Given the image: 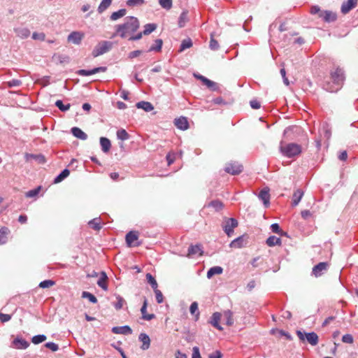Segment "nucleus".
Returning <instances> with one entry per match:
<instances>
[{
    "label": "nucleus",
    "instance_id": "obj_1",
    "mask_svg": "<svg viewBox=\"0 0 358 358\" xmlns=\"http://www.w3.org/2000/svg\"><path fill=\"white\" fill-rule=\"evenodd\" d=\"M139 28L138 20L135 17H127L123 24H118L115 27V36H120L121 38H126L132 34Z\"/></svg>",
    "mask_w": 358,
    "mask_h": 358
},
{
    "label": "nucleus",
    "instance_id": "obj_2",
    "mask_svg": "<svg viewBox=\"0 0 358 358\" xmlns=\"http://www.w3.org/2000/svg\"><path fill=\"white\" fill-rule=\"evenodd\" d=\"M343 71L340 68H336L331 73V79L332 80L334 85L327 83L325 86L327 91L330 92H336L340 88L344 80Z\"/></svg>",
    "mask_w": 358,
    "mask_h": 358
},
{
    "label": "nucleus",
    "instance_id": "obj_3",
    "mask_svg": "<svg viewBox=\"0 0 358 358\" xmlns=\"http://www.w3.org/2000/svg\"><path fill=\"white\" fill-rule=\"evenodd\" d=\"M280 152L287 157L292 158L297 157L302 152L301 145L295 143H280Z\"/></svg>",
    "mask_w": 358,
    "mask_h": 358
},
{
    "label": "nucleus",
    "instance_id": "obj_4",
    "mask_svg": "<svg viewBox=\"0 0 358 358\" xmlns=\"http://www.w3.org/2000/svg\"><path fill=\"white\" fill-rule=\"evenodd\" d=\"M112 47L111 42L109 41H101L94 48L92 55L94 57H96L108 52Z\"/></svg>",
    "mask_w": 358,
    "mask_h": 358
},
{
    "label": "nucleus",
    "instance_id": "obj_5",
    "mask_svg": "<svg viewBox=\"0 0 358 358\" xmlns=\"http://www.w3.org/2000/svg\"><path fill=\"white\" fill-rule=\"evenodd\" d=\"M296 334L301 341L306 340L311 345L315 346L318 343V336L315 332L303 333L301 331H297Z\"/></svg>",
    "mask_w": 358,
    "mask_h": 358
},
{
    "label": "nucleus",
    "instance_id": "obj_6",
    "mask_svg": "<svg viewBox=\"0 0 358 358\" xmlns=\"http://www.w3.org/2000/svg\"><path fill=\"white\" fill-rule=\"evenodd\" d=\"M225 171L231 175H238L243 171V166L237 162L227 163L224 169Z\"/></svg>",
    "mask_w": 358,
    "mask_h": 358
},
{
    "label": "nucleus",
    "instance_id": "obj_7",
    "mask_svg": "<svg viewBox=\"0 0 358 358\" xmlns=\"http://www.w3.org/2000/svg\"><path fill=\"white\" fill-rule=\"evenodd\" d=\"M138 239V232L131 231H129L125 237L126 243L129 247L139 246L140 243L136 242Z\"/></svg>",
    "mask_w": 358,
    "mask_h": 358
},
{
    "label": "nucleus",
    "instance_id": "obj_8",
    "mask_svg": "<svg viewBox=\"0 0 358 358\" xmlns=\"http://www.w3.org/2000/svg\"><path fill=\"white\" fill-rule=\"evenodd\" d=\"M107 68L105 66L96 67L92 70L80 69L78 70L76 73L81 76H89L100 72L106 71Z\"/></svg>",
    "mask_w": 358,
    "mask_h": 358
},
{
    "label": "nucleus",
    "instance_id": "obj_9",
    "mask_svg": "<svg viewBox=\"0 0 358 358\" xmlns=\"http://www.w3.org/2000/svg\"><path fill=\"white\" fill-rule=\"evenodd\" d=\"M358 3V0H347L342 3L341 11L343 14L348 13L352 9L355 8Z\"/></svg>",
    "mask_w": 358,
    "mask_h": 358
},
{
    "label": "nucleus",
    "instance_id": "obj_10",
    "mask_svg": "<svg viewBox=\"0 0 358 358\" xmlns=\"http://www.w3.org/2000/svg\"><path fill=\"white\" fill-rule=\"evenodd\" d=\"M238 226V222L234 218H229L227 220L224 227V232L230 236L234 232V229Z\"/></svg>",
    "mask_w": 358,
    "mask_h": 358
},
{
    "label": "nucleus",
    "instance_id": "obj_11",
    "mask_svg": "<svg viewBox=\"0 0 358 358\" xmlns=\"http://www.w3.org/2000/svg\"><path fill=\"white\" fill-rule=\"evenodd\" d=\"M85 34L80 31H73L68 36V41L72 42L76 45H79L83 38H84Z\"/></svg>",
    "mask_w": 358,
    "mask_h": 358
},
{
    "label": "nucleus",
    "instance_id": "obj_12",
    "mask_svg": "<svg viewBox=\"0 0 358 358\" xmlns=\"http://www.w3.org/2000/svg\"><path fill=\"white\" fill-rule=\"evenodd\" d=\"M328 264L327 262H320L313 268V274L316 277H320L324 271L327 270Z\"/></svg>",
    "mask_w": 358,
    "mask_h": 358
},
{
    "label": "nucleus",
    "instance_id": "obj_13",
    "mask_svg": "<svg viewBox=\"0 0 358 358\" xmlns=\"http://www.w3.org/2000/svg\"><path fill=\"white\" fill-rule=\"evenodd\" d=\"M203 251L201 245L197 244L195 245H190L188 249L187 256L192 257L196 255L199 256L203 255Z\"/></svg>",
    "mask_w": 358,
    "mask_h": 358
},
{
    "label": "nucleus",
    "instance_id": "obj_14",
    "mask_svg": "<svg viewBox=\"0 0 358 358\" xmlns=\"http://www.w3.org/2000/svg\"><path fill=\"white\" fill-rule=\"evenodd\" d=\"M222 314L218 312H215L213 314L210 323L216 329H217L220 331L223 330V328L220 326V322L222 317Z\"/></svg>",
    "mask_w": 358,
    "mask_h": 358
},
{
    "label": "nucleus",
    "instance_id": "obj_15",
    "mask_svg": "<svg viewBox=\"0 0 358 358\" xmlns=\"http://www.w3.org/2000/svg\"><path fill=\"white\" fill-rule=\"evenodd\" d=\"M176 127L180 130H186L189 127L187 119L185 117L176 118L174 121Z\"/></svg>",
    "mask_w": 358,
    "mask_h": 358
},
{
    "label": "nucleus",
    "instance_id": "obj_16",
    "mask_svg": "<svg viewBox=\"0 0 358 358\" xmlns=\"http://www.w3.org/2000/svg\"><path fill=\"white\" fill-rule=\"evenodd\" d=\"M320 17H322L325 22H330L336 20V15L332 11L325 10L320 12Z\"/></svg>",
    "mask_w": 358,
    "mask_h": 358
},
{
    "label": "nucleus",
    "instance_id": "obj_17",
    "mask_svg": "<svg viewBox=\"0 0 358 358\" xmlns=\"http://www.w3.org/2000/svg\"><path fill=\"white\" fill-rule=\"evenodd\" d=\"M247 243L246 239L243 236H239L231 242L229 246L234 248H241L245 246Z\"/></svg>",
    "mask_w": 358,
    "mask_h": 358
},
{
    "label": "nucleus",
    "instance_id": "obj_18",
    "mask_svg": "<svg viewBox=\"0 0 358 358\" xmlns=\"http://www.w3.org/2000/svg\"><path fill=\"white\" fill-rule=\"evenodd\" d=\"M147 306H148V301L146 299H144L143 306L141 308V312L142 314V319L145 320H151L155 317L154 314H147Z\"/></svg>",
    "mask_w": 358,
    "mask_h": 358
},
{
    "label": "nucleus",
    "instance_id": "obj_19",
    "mask_svg": "<svg viewBox=\"0 0 358 358\" xmlns=\"http://www.w3.org/2000/svg\"><path fill=\"white\" fill-rule=\"evenodd\" d=\"M112 332L116 334H131L132 333L131 329L129 326L114 327L112 329Z\"/></svg>",
    "mask_w": 358,
    "mask_h": 358
},
{
    "label": "nucleus",
    "instance_id": "obj_20",
    "mask_svg": "<svg viewBox=\"0 0 358 358\" xmlns=\"http://www.w3.org/2000/svg\"><path fill=\"white\" fill-rule=\"evenodd\" d=\"M25 159L27 162H30L31 160H36L39 164H44L45 163V158L42 155H34V154H25Z\"/></svg>",
    "mask_w": 358,
    "mask_h": 358
},
{
    "label": "nucleus",
    "instance_id": "obj_21",
    "mask_svg": "<svg viewBox=\"0 0 358 358\" xmlns=\"http://www.w3.org/2000/svg\"><path fill=\"white\" fill-rule=\"evenodd\" d=\"M139 340L142 342L141 348L143 350H148L150 345V339L149 336L144 333H141L138 337Z\"/></svg>",
    "mask_w": 358,
    "mask_h": 358
},
{
    "label": "nucleus",
    "instance_id": "obj_22",
    "mask_svg": "<svg viewBox=\"0 0 358 358\" xmlns=\"http://www.w3.org/2000/svg\"><path fill=\"white\" fill-rule=\"evenodd\" d=\"M29 345V343L22 338H17L13 341V346L16 349H26Z\"/></svg>",
    "mask_w": 358,
    "mask_h": 358
},
{
    "label": "nucleus",
    "instance_id": "obj_23",
    "mask_svg": "<svg viewBox=\"0 0 358 358\" xmlns=\"http://www.w3.org/2000/svg\"><path fill=\"white\" fill-rule=\"evenodd\" d=\"M108 277L106 273L104 271L101 272L100 278L97 281V285L101 287L103 290L106 291L108 289Z\"/></svg>",
    "mask_w": 358,
    "mask_h": 358
},
{
    "label": "nucleus",
    "instance_id": "obj_24",
    "mask_svg": "<svg viewBox=\"0 0 358 358\" xmlns=\"http://www.w3.org/2000/svg\"><path fill=\"white\" fill-rule=\"evenodd\" d=\"M259 197L264 202V204L266 207H268L270 203V194L269 190L266 189H262L259 194Z\"/></svg>",
    "mask_w": 358,
    "mask_h": 358
},
{
    "label": "nucleus",
    "instance_id": "obj_25",
    "mask_svg": "<svg viewBox=\"0 0 358 358\" xmlns=\"http://www.w3.org/2000/svg\"><path fill=\"white\" fill-rule=\"evenodd\" d=\"M10 230L8 227H2L0 229V245L5 244L8 241V235Z\"/></svg>",
    "mask_w": 358,
    "mask_h": 358
},
{
    "label": "nucleus",
    "instance_id": "obj_26",
    "mask_svg": "<svg viewBox=\"0 0 358 358\" xmlns=\"http://www.w3.org/2000/svg\"><path fill=\"white\" fill-rule=\"evenodd\" d=\"M17 36L21 38H28L30 35V31L26 27H19L15 29Z\"/></svg>",
    "mask_w": 358,
    "mask_h": 358
},
{
    "label": "nucleus",
    "instance_id": "obj_27",
    "mask_svg": "<svg viewBox=\"0 0 358 358\" xmlns=\"http://www.w3.org/2000/svg\"><path fill=\"white\" fill-rule=\"evenodd\" d=\"M100 144H101V149L103 152L106 153V152H109L110 147H111V143L108 138H105V137H101L100 138Z\"/></svg>",
    "mask_w": 358,
    "mask_h": 358
},
{
    "label": "nucleus",
    "instance_id": "obj_28",
    "mask_svg": "<svg viewBox=\"0 0 358 358\" xmlns=\"http://www.w3.org/2000/svg\"><path fill=\"white\" fill-rule=\"evenodd\" d=\"M303 196V192L301 189H296L293 194L292 206H296Z\"/></svg>",
    "mask_w": 358,
    "mask_h": 358
},
{
    "label": "nucleus",
    "instance_id": "obj_29",
    "mask_svg": "<svg viewBox=\"0 0 358 358\" xmlns=\"http://www.w3.org/2000/svg\"><path fill=\"white\" fill-rule=\"evenodd\" d=\"M71 133L74 136L81 140H86L87 135L78 127H73Z\"/></svg>",
    "mask_w": 358,
    "mask_h": 358
},
{
    "label": "nucleus",
    "instance_id": "obj_30",
    "mask_svg": "<svg viewBox=\"0 0 358 358\" xmlns=\"http://www.w3.org/2000/svg\"><path fill=\"white\" fill-rule=\"evenodd\" d=\"M266 245L269 247L281 245V239L275 236H271L266 239Z\"/></svg>",
    "mask_w": 358,
    "mask_h": 358
},
{
    "label": "nucleus",
    "instance_id": "obj_31",
    "mask_svg": "<svg viewBox=\"0 0 358 358\" xmlns=\"http://www.w3.org/2000/svg\"><path fill=\"white\" fill-rule=\"evenodd\" d=\"M223 317L226 320V324L228 326H232L234 324V314L230 310H227L223 312Z\"/></svg>",
    "mask_w": 358,
    "mask_h": 358
},
{
    "label": "nucleus",
    "instance_id": "obj_32",
    "mask_svg": "<svg viewBox=\"0 0 358 358\" xmlns=\"http://www.w3.org/2000/svg\"><path fill=\"white\" fill-rule=\"evenodd\" d=\"M206 206L213 208L215 211H220L224 208V204L220 200H213L208 203Z\"/></svg>",
    "mask_w": 358,
    "mask_h": 358
},
{
    "label": "nucleus",
    "instance_id": "obj_33",
    "mask_svg": "<svg viewBox=\"0 0 358 358\" xmlns=\"http://www.w3.org/2000/svg\"><path fill=\"white\" fill-rule=\"evenodd\" d=\"M189 21L188 18V11L184 10L180 14L178 19V26L179 27H183L185 26L186 23Z\"/></svg>",
    "mask_w": 358,
    "mask_h": 358
},
{
    "label": "nucleus",
    "instance_id": "obj_34",
    "mask_svg": "<svg viewBox=\"0 0 358 358\" xmlns=\"http://www.w3.org/2000/svg\"><path fill=\"white\" fill-rule=\"evenodd\" d=\"M138 108H142L146 112H150L154 109L153 106L148 101H140L136 103Z\"/></svg>",
    "mask_w": 358,
    "mask_h": 358
},
{
    "label": "nucleus",
    "instance_id": "obj_35",
    "mask_svg": "<svg viewBox=\"0 0 358 358\" xmlns=\"http://www.w3.org/2000/svg\"><path fill=\"white\" fill-rule=\"evenodd\" d=\"M223 271V269L220 266H214L210 268L207 272V277L208 278H212L215 275L221 274Z\"/></svg>",
    "mask_w": 358,
    "mask_h": 358
},
{
    "label": "nucleus",
    "instance_id": "obj_36",
    "mask_svg": "<svg viewBox=\"0 0 358 358\" xmlns=\"http://www.w3.org/2000/svg\"><path fill=\"white\" fill-rule=\"evenodd\" d=\"M127 13V10L124 8L120 9L116 12H113L110 15L111 20H117L120 17H124Z\"/></svg>",
    "mask_w": 358,
    "mask_h": 358
},
{
    "label": "nucleus",
    "instance_id": "obj_37",
    "mask_svg": "<svg viewBox=\"0 0 358 358\" xmlns=\"http://www.w3.org/2000/svg\"><path fill=\"white\" fill-rule=\"evenodd\" d=\"M69 173H70L69 170L67 169H65L64 170H63L62 171V173L59 176H57L55 178L54 182L59 183V182H62L64 178H66L67 176H69Z\"/></svg>",
    "mask_w": 358,
    "mask_h": 358
},
{
    "label": "nucleus",
    "instance_id": "obj_38",
    "mask_svg": "<svg viewBox=\"0 0 358 358\" xmlns=\"http://www.w3.org/2000/svg\"><path fill=\"white\" fill-rule=\"evenodd\" d=\"M88 224L90 226L91 228L96 231H99L101 228V222L99 218H94L92 220H90L88 222Z\"/></svg>",
    "mask_w": 358,
    "mask_h": 358
},
{
    "label": "nucleus",
    "instance_id": "obj_39",
    "mask_svg": "<svg viewBox=\"0 0 358 358\" xmlns=\"http://www.w3.org/2000/svg\"><path fill=\"white\" fill-rule=\"evenodd\" d=\"M112 0H102L100 5L98 7V12L99 13H103L106 10L111 4Z\"/></svg>",
    "mask_w": 358,
    "mask_h": 358
},
{
    "label": "nucleus",
    "instance_id": "obj_40",
    "mask_svg": "<svg viewBox=\"0 0 358 358\" xmlns=\"http://www.w3.org/2000/svg\"><path fill=\"white\" fill-rule=\"evenodd\" d=\"M146 279L148 280V282L151 285V287L154 289V291L157 289V282L155 278L150 273L146 274Z\"/></svg>",
    "mask_w": 358,
    "mask_h": 358
},
{
    "label": "nucleus",
    "instance_id": "obj_41",
    "mask_svg": "<svg viewBox=\"0 0 358 358\" xmlns=\"http://www.w3.org/2000/svg\"><path fill=\"white\" fill-rule=\"evenodd\" d=\"M157 28L155 24H147L144 26L143 35H149L154 31Z\"/></svg>",
    "mask_w": 358,
    "mask_h": 358
},
{
    "label": "nucleus",
    "instance_id": "obj_42",
    "mask_svg": "<svg viewBox=\"0 0 358 358\" xmlns=\"http://www.w3.org/2000/svg\"><path fill=\"white\" fill-rule=\"evenodd\" d=\"M117 136L122 141L127 140L129 138V134L124 129H120L117 131Z\"/></svg>",
    "mask_w": 358,
    "mask_h": 358
},
{
    "label": "nucleus",
    "instance_id": "obj_43",
    "mask_svg": "<svg viewBox=\"0 0 358 358\" xmlns=\"http://www.w3.org/2000/svg\"><path fill=\"white\" fill-rule=\"evenodd\" d=\"M192 46V42L190 38L184 39L180 45V51L182 52L187 48H189Z\"/></svg>",
    "mask_w": 358,
    "mask_h": 358
},
{
    "label": "nucleus",
    "instance_id": "obj_44",
    "mask_svg": "<svg viewBox=\"0 0 358 358\" xmlns=\"http://www.w3.org/2000/svg\"><path fill=\"white\" fill-rule=\"evenodd\" d=\"M116 299H117V301L115 303H114V307L116 310H120L123 307L124 304L125 303V301L120 296H117Z\"/></svg>",
    "mask_w": 358,
    "mask_h": 358
},
{
    "label": "nucleus",
    "instance_id": "obj_45",
    "mask_svg": "<svg viewBox=\"0 0 358 358\" xmlns=\"http://www.w3.org/2000/svg\"><path fill=\"white\" fill-rule=\"evenodd\" d=\"M271 231L273 233L278 234L280 235L287 236V233L284 232L280 227L279 224L277 223L272 224L271 226Z\"/></svg>",
    "mask_w": 358,
    "mask_h": 358
},
{
    "label": "nucleus",
    "instance_id": "obj_46",
    "mask_svg": "<svg viewBox=\"0 0 358 358\" xmlns=\"http://www.w3.org/2000/svg\"><path fill=\"white\" fill-rule=\"evenodd\" d=\"M46 339L47 338L45 335H36L32 337L31 342L37 345L45 341Z\"/></svg>",
    "mask_w": 358,
    "mask_h": 358
},
{
    "label": "nucleus",
    "instance_id": "obj_47",
    "mask_svg": "<svg viewBox=\"0 0 358 358\" xmlns=\"http://www.w3.org/2000/svg\"><path fill=\"white\" fill-rule=\"evenodd\" d=\"M55 106L62 111H66L68 110L70 107H71V105L70 103H68L66 105H64L62 102V101L61 100H57L56 102H55Z\"/></svg>",
    "mask_w": 358,
    "mask_h": 358
},
{
    "label": "nucleus",
    "instance_id": "obj_48",
    "mask_svg": "<svg viewBox=\"0 0 358 358\" xmlns=\"http://www.w3.org/2000/svg\"><path fill=\"white\" fill-rule=\"evenodd\" d=\"M82 297L88 299L89 301L90 302H92V303H97V299L92 294H91L88 292H86V291L83 292L82 293Z\"/></svg>",
    "mask_w": 358,
    "mask_h": 358
},
{
    "label": "nucleus",
    "instance_id": "obj_49",
    "mask_svg": "<svg viewBox=\"0 0 358 358\" xmlns=\"http://www.w3.org/2000/svg\"><path fill=\"white\" fill-rule=\"evenodd\" d=\"M55 285V282L52 280H45L39 283L41 288H49Z\"/></svg>",
    "mask_w": 358,
    "mask_h": 358
},
{
    "label": "nucleus",
    "instance_id": "obj_50",
    "mask_svg": "<svg viewBox=\"0 0 358 358\" xmlns=\"http://www.w3.org/2000/svg\"><path fill=\"white\" fill-rule=\"evenodd\" d=\"M162 44L163 41L162 39H157L155 41V45L151 46L149 49V51H160L162 49Z\"/></svg>",
    "mask_w": 358,
    "mask_h": 358
},
{
    "label": "nucleus",
    "instance_id": "obj_51",
    "mask_svg": "<svg viewBox=\"0 0 358 358\" xmlns=\"http://www.w3.org/2000/svg\"><path fill=\"white\" fill-rule=\"evenodd\" d=\"M189 311H190L191 314H192V315H194L195 313L197 312L195 315L196 320H197L199 317V312L198 311V303L196 302H193L191 304L190 308H189Z\"/></svg>",
    "mask_w": 358,
    "mask_h": 358
},
{
    "label": "nucleus",
    "instance_id": "obj_52",
    "mask_svg": "<svg viewBox=\"0 0 358 358\" xmlns=\"http://www.w3.org/2000/svg\"><path fill=\"white\" fill-rule=\"evenodd\" d=\"M159 3L160 6L166 10H169L172 7V0H159Z\"/></svg>",
    "mask_w": 358,
    "mask_h": 358
},
{
    "label": "nucleus",
    "instance_id": "obj_53",
    "mask_svg": "<svg viewBox=\"0 0 358 358\" xmlns=\"http://www.w3.org/2000/svg\"><path fill=\"white\" fill-rule=\"evenodd\" d=\"M154 292L155 294L157 302L158 303H162L164 301V296H163L162 292L157 289L155 290Z\"/></svg>",
    "mask_w": 358,
    "mask_h": 358
},
{
    "label": "nucleus",
    "instance_id": "obj_54",
    "mask_svg": "<svg viewBox=\"0 0 358 358\" xmlns=\"http://www.w3.org/2000/svg\"><path fill=\"white\" fill-rule=\"evenodd\" d=\"M40 190H41V187L40 186L38 187L36 189L29 190V192H27L26 193V196L27 197H34V196H36L39 193Z\"/></svg>",
    "mask_w": 358,
    "mask_h": 358
},
{
    "label": "nucleus",
    "instance_id": "obj_55",
    "mask_svg": "<svg viewBox=\"0 0 358 358\" xmlns=\"http://www.w3.org/2000/svg\"><path fill=\"white\" fill-rule=\"evenodd\" d=\"M144 3V0H127V4L129 6H136Z\"/></svg>",
    "mask_w": 358,
    "mask_h": 358
},
{
    "label": "nucleus",
    "instance_id": "obj_56",
    "mask_svg": "<svg viewBox=\"0 0 358 358\" xmlns=\"http://www.w3.org/2000/svg\"><path fill=\"white\" fill-rule=\"evenodd\" d=\"M342 341L345 343L352 344L354 341V339L351 334H347L343 336Z\"/></svg>",
    "mask_w": 358,
    "mask_h": 358
},
{
    "label": "nucleus",
    "instance_id": "obj_57",
    "mask_svg": "<svg viewBox=\"0 0 358 358\" xmlns=\"http://www.w3.org/2000/svg\"><path fill=\"white\" fill-rule=\"evenodd\" d=\"M175 159H176L175 153H173V152L168 153V155H166V160H167V163H168L169 166L172 164L174 162Z\"/></svg>",
    "mask_w": 358,
    "mask_h": 358
},
{
    "label": "nucleus",
    "instance_id": "obj_58",
    "mask_svg": "<svg viewBox=\"0 0 358 358\" xmlns=\"http://www.w3.org/2000/svg\"><path fill=\"white\" fill-rule=\"evenodd\" d=\"M21 83H22L20 80H17V79H13L12 80L7 82L6 85H8V87H12L20 86L21 85Z\"/></svg>",
    "mask_w": 358,
    "mask_h": 358
},
{
    "label": "nucleus",
    "instance_id": "obj_59",
    "mask_svg": "<svg viewBox=\"0 0 358 358\" xmlns=\"http://www.w3.org/2000/svg\"><path fill=\"white\" fill-rule=\"evenodd\" d=\"M210 48L211 50H217L219 48L218 42L211 36L210 41Z\"/></svg>",
    "mask_w": 358,
    "mask_h": 358
},
{
    "label": "nucleus",
    "instance_id": "obj_60",
    "mask_svg": "<svg viewBox=\"0 0 358 358\" xmlns=\"http://www.w3.org/2000/svg\"><path fill=\"white\" fill-rule=\"evenodd\" d=\"M32 38L34 40L44 41L45 38V35L43 33H36V32H34L32 34Z\"/></svg>",
    "mask_w": 358,
    "mask_h": 358
},
{
    "label": "nucleus",
    "instance_id": "obj_61",
    "mask_svg": "<svg viewBox=\"0 0 358 358\" xmlns=\"http://www.w3.org/2000/svg\"><path fill=\"white\" fill-rule=\"evenodd\" d=\"M11 319V315L8 314H4L0 312V321L2 323L8 322Z\"/></svg>",
    "mask_w": 358,
    "mask_h": 358
},
{
    "label": "nucleus",
    "instance_id": "obj_62",
    "mask_svg": "<svg viewBox=\"0 0 358 358\" xmlns=\"http://www.w3.org/2000/svg\"><path fill=\"white\" fill-rule=\"evenodd\" d=\"M45 345L46 348H49L52 352H56L59 349L58 345L52 342L47 343Z\"/></svg>",
    "mask_w": 358,
    "mask_h": 358
},
{
    "label": "nucleus",
    "instance_id": "obj_63",
    "mask_svg": "<svg viewBox=\"0 0 358 358\" xmlns=\"http://www.w3.org/2000/svg\"><path fill=\"white\" fill-rule=\"evenodd\" d=\"M192 358H201L199 349L198 347L195 346L192 349Z\"/></svg>",
    "mask_w": 358,
    "mask_h": 358
},
{
    "label": "nucleus",
    "instance_id": "obj_64",
    "mask_svg": "<svg viewBox=\"0 0 358 358\" xmlns=\"http://www.w3.org/2000/svg\"><path fill=\"white\" fill-rule=\"evenodd\" d=\"M250 104L253 109H259L261 107L260 103L256 99L250 101Z\"/></svg>",
    "mask_w": 358,
    "mask_h": 358
}]
</instances>
